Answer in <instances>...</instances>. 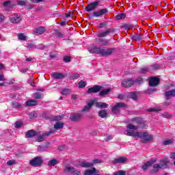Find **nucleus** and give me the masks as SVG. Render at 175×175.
Here are the masks:
<instances>
[{
    "label": "nucleus",
    "instance_id": "5fc2aeb1",
    "mask_svg": "<svg viewBox=\"0 0 175 175\" xmlns=\"http://www.w3.org/2000/svg\"><path fill=\"white\" fill-rule=\"evenodd\" d=\"M159 68H161V65L159 64H153L152 66V70H158V69H159Z\"/></svg>",
    "mask_w": 175,
    "mask_h": 175
},
{
    "label": "nucleus",
    "instance_id": "5701e85b",
    "mask_svg": "<svg viewBox=\"0 0 175 175\" xmlns=\"http://www.w3.org/2000/svg\"><path fill=\"white\" fill-rule=\"evenodd\" d=\"M128 161V159L126 157H119L118 159H115L113 160V163L115 164L117 163H125Z\"/></svg>",
    "mask_w": 175,
    "mask_h": 175
},
{
    "label": "nucleus",
    "instance_id": "f8f14e48",
    "mask_svg": "<svg viewBox=\"0 0 175 175\" xmlns=\"http://www.w3.org/2000/svg\"><path fill=\"white\" fill-rule=\"evenodd\" d=\"M160 163L162 169H167L168 165H173V163L170 162V160L167 157H164L160 161Z\"/></svg>",
    "mask_w": 175,
    "mask_h": 175
},
{
    "label": "nucleus",
    "instance_id": "f257e3e1",
    "mask_svg": "<svg viewBox=\"0 0 175 175\" xmlns=\"http://www.w3.org/2000/svg\"><path fill=\"white\" fill-rule=\"evenodd\" d=\"M102 86L99 85H94L92 88H90L87 90V94H97V92H99L98 96H100L101 98H105L106 95H109L110 92H111V89L107 88L105 90H102Z\"/></svg>",
    "mask_w": 175,
    "mask_h": 175
},
{
    "label": "nucleus",
    "instance_id": "dca6fc26",
    "mask_svg": "<svg viewBox=\"0 0 175 175\" xmlns=\"http://www.w3.org/2000/svg\"><path fill=\"white\" fill-rule=\"evenodd\" d=\"M160 81H161L159 78H157V77H153L149 80V85L150 87H157V85L159 84Z\"/></svg>",
    "mask_w": 175,
    "mask_h": 175
},
{
    "label": "nucleus",
    "instance_id": "a19ab883",
    "mask_svg": "<svg viewBox=\"0 0 175 175\" xmlns=\"http://www.w3.org/2000/svg\"><path fill=\"white\" fill-rule=\"evenodd\" d=\"M29 117L30 120H32L33 118H36L38 117V113L36 111H31L29 113Z\"/></svg>",
    "mask_w": 175,
    "mask_h": 175
},
{
    "label": "nucleus",
    "instance_id": "39448f33",
    "mask_svg": "<svg viewBox=\"0 0 175 175\" xmlns=\"http://www.w3.org/2000/svg\"><path fill=\"white\" fill-rule=\"evenodd\" d=\"M139 139H142V143H148V142H151L154 139V137L152 135H148V133L141 131L139 132Z\"/></svg>",
    "mask_w": 175,
    "mask_h": 175
},
{
    "label": "nucleus",
    "instance_id": "e2e57ef3",
    "mask_svg": "<svg viewBox=\"0 0 175 175\" xmlns=\"http://www.w3.org/2000/svg\"><path fill=\"white\" fill-rule=\"evenodd\" d=\"M170 158L172 159V161H175V152H172L170 153Z\"/></svg>",
    "mask_w": 175,
    "mask_h": 175
},
{
    "label": "nucleus",
    "instance_id": "13d9d810",
    "mask_svg": "<svg viewBox=\"0 0 175 175\" xmlns=\"http://www.w3.org/2000/svg\"><path fill=\"white\" fill-rule=\"evenodd\" d=\"M146 111H148L149 113L159 111V110H158L155 108H150V109H147Z\"/></svg>",
    "mask_w": 175,
    "mask_h": 175
},
{
    "label": "nucleus",
    "instance_id": "7c9ffc66",
    "mask_svg": "<svg viewBox=\"0 0 175 175\" xmlns=\"http://www.w3.org/2000/svg\"><path fill=\"white\" fill-rule=\"evenodd\" d=\"M57 163H59V161L56 159H53L49 161L48 166H54L55 165H57Z\"/></svg>",
    "mask_w": 175,
    "mask_h": 175
},
{
    "label": "nucleus",
    "instance_id": "ddd939ff",
    "mask_svg": "<svg viewBox=\"0 0 175 175\" xmlns=\"http://www.w3.org/2000/svg\"><path fill=\"white\" fill-rule=\"evenodd\" d=\"M155 162H157V159H154V158L150 159V161L143 164L142 165L143 170H147L148 167H150V166H152V165H154Z\"/></svg>",
    "mask_w": 175,
    "mask_h": 175
},
{
    "label": "nucleus",
    "instance_id": "58836bf2",
    "mask_svg": "<svg viewBox=\"0 0 175 175\" xmlns=\"http://www.w3.org/2000/svg\"><path fill=\"white\" fill-rule=\"evenodd\" d=\"M99 42H102L101 46H106L109 43V40H103V39H96V42L99 43Z\"/></svg>",
    "mask_w": 175,
    "mask_h": 175
},
{
    "label": "nucleus",
    "instance_id": "49530a36",
    "mask_svg": "<svg viewBox=\"0 0 175 175\" xmlns=\"http://www.w3.org/2000/svg\"><path fill=\"white\" fill-rule=\"evenodd\" d=\"M55 33L56 36H57V38H62V36H64V34H62L61 31H59L58 29L55 30Z\"/></svg>",
    "mask_w": 175,
    "mask_h": 175
},
{
    "label": "nucleus",
    "instance_id": "2eb2a0df",
    "mask_svg": "<svg viewBox=\"0 0 175 175\" xmlns=\"http://www.w3.org/2000/svg\"><path fill=\"white\" fill-rule=\"evenodd\" d=\"M35 136H38V131L31 129L27 131L25 137L26 139H31L32 137H35Z\"/></svg>",
    "mask_w": 175,
    "mask_h": 175
},
{
    "label": "nucleus",
    "instance_id": "473e14b6",
    "mask_svg": "<svg viewBox=\"0 0 175 175\" xmlns=\"http://www.w3.org/2000/svg\"><path fill=\"white\" fill-rule=\"evenodd\" d=\"M126 17V14L125 13H120L115 16L116 20H124Z\"/></svg>",
    "mask_w": 175,
    "mask_h": 175
},
{
    "label": "nucleus",
    "instance_id": "c756f323",
    "mask_svg": "<svg viewBox=\"0 0 175 175\" xmlns=\"http://www.w3.org/2000/svg\"><path fill=\"white\" fill-rule=\"evenodd\" d=\"M33 97L35 99H42L44 97V94L43 93L36 92L33 94Z\"/></svg>",
    "mask_w": 175,
    "mask_h": 175
},
{
    "label": "nucleus",
    "instance_id": "c9c22d12",
    "mask_svg": "<svg viewBox=\"0 0 175 175\" xmlns=\"http://www.w3.org/2000/svg\"><path fill=\"white\" fill-rule=\"evenodd\" d=\"M127 129H129V131L132 130V131H137V129H139V126H135L132 124H129L126 126Z\"/></svg>",
    "mask_w": 175,
    "mask_h": 175
},
{
    "label": "nucleus",
    "instance_id": "4c0bfd02",
    "mask_svg": "<svg viewBox=\"0 0 175 175\" xmlns=\"http://www.w3.org/2000/svg\"><path fill=\"white\" fill-rule=\"evenodd\" d=\"M86 85L87 83L85 81H80L78 83V88H85Z\"/></svg>",
    "mask_w": 175,
    "mask_h": 175
},
{
    "label": "nucleus",
    "instance_id": "423d86ee",
    "mask_svg": "<svg viewBox=\"0 0 175 175\" xmlns=\"http://www.w3.org/2000/svg\"><path fill=\"white\" fill-rule=\"evenodd\" d=\"M127 107L126 104L124 103H117L112 108L111 111L113 114H118L120 113V109H125Z\"/></svg>",
    "mask_w": 175,
    "mask_h": 175
},
{
    "label": "nucleus",
    "instance_id": "e433bc0d",
    "mask_svg": "<svg viewBox=\"0 0 175 175\" xmlns=\"http://www.w3.org/2000/svg\"><path fill=\"white\" fill-rule=\"evenodd\" d=\"M12 107L13 109H21V105L16 101L12 103Z\"/></svg>",
    "mask_w": 175,
    "mask_h": 175
},
{
    "label": "nucleus",
    "instance_id": "f704fd0d",
    "mask_svg": "<svg viewBox=\"0 0 175 175\" xmlns=\"http://www.w3.org/2000/svg\"><path fill=\"white\" fill-rule=\"evenodd\" d=\"M131 39L133 40H142L143 39V36L141 34H134L132 36Z\"/></svg>",
    "mask_w": 175,
    "mask_h": 175
},
{
    "label": "nucleus",
    "instance_id": "774afa93",
    "mask_svg": "<svg viewBox=\"0 0 175 175\" xmlns=\"http://www.w3.org/2000/svg\"><path fill=\"white\" fill-rule=\"evenodd\" d=\"M72 14H73V12H69L68 13H66L65 17H66V18L71 17V16H72Z\"/></svg>",
    "mask_w": 175,
    "mask_h": 175
},
{
    "label": "nucleus",
    "instance_id": "de8ad7c7",
    "mask_svg": "<svg viewBox=\"0 0 175 175\" xmlns=\"http://www.w3.org/2000/svg\"><path fill=\"white\" fill-rule=\"evenodd\" d=\"M79 77H80V75H79V73H75L70 76L71 80H77Z\"/></svg>",
    "mask_w": 175,
    "mask_h": 175
},
{
    "label": "nucleus",
    "instance_id": "393cba45",
    "mask_svg": "<svg viewBox=\"0 0 175 175\" xmlns=\"http://www.w3.org/2000/svg\"><path fill=\"white\" fill-rule=\"evenodd\" d=\"M96 174V168L92 167L90 170H86L84 172V175H94Z\"/></svg>",
    "mask_w": 175,
    "mask_h": 175
},
{
    "label": "nucleus",
    "instance_id": "680f3d73",
    "mask_svg": "<svg viewBox=\"0 0 175 175\" xmlns=\"http://www.w3.org/2000/svg\"><path fill=\"white\" fill-rule=\"evenodd\" d=\"M33 47H35V49H36V46H35V44H33L32 43L28 44L27 49H29V50H31V49H33Z\"/></svg>",
    "mask_w": 175,
    "mask_h": 175
},
{
    "label": "nucleus",
    "instance_id": "052dcab7",
    "mask_svg": "<svg viewBox=\"0 0 175 175\" xmlns=\"http://www.w3.org/2000/svg\"><path fill=\"white\" fill-rule=\"evenodd\" d=\"M69 92V89H63L62 91V95H68Z\"/></svg>",
    "mask_w": 175,
    "mask_h": 175
},
{
    "label": "nucleus",
    "instance_id": "f3484780",
    "mask_svg": "<svg viewBox=\"0 0 175 175\" xmlns=\"http://www.w3.org/2000/svg\"><path fill=\"white\" fill-rule=\"evenodd\" d=\"M116 32V29L114 28H109L107 29L105 31L98 33L97 36L98 38H105V36H107L109 33H114Z\"/></svg>",
    "mask_w": 175,
    "mask_h": 175
},
{
    "label": "nucleus",
    "instance_id": "72a5a7b5",
    "mask_svg": "<svg viewBox=\"0 0 175 175\" xmlns=\"http://www.w3.org/2000/svg\"><path fill=\"white\" fill-rule=\"evenodd\" d=\"M55 132V131L54 130L51 129L49 131H47L46 133H42V136L44 137H44H49V136H51V135H54Z\"/></svg>",
    "mask_w": 175,
    "mask_h": 175
},
{
    "label": "nucleus",
    "instance_id": "69168bd1",
    "mask_svg": "<svg viewBox=\"0 0 175 175\" xmlns=\"http://www.w3.org/2000/svg\"><path fill=\"white\" fill-rule=\"evenodd\" d=\"M106 25H107V23H100L98 28H103L104 27H106Z\"/></svg>",
    "mask_w": 175,
    "mask_h": 175
},
{
    "label": "nucleus",
    "instance_id": "4be33fe9",
    "mask_svg": "<svg viewBox=\"0 0 175 175\" xmlns=\"http://www.w3.org/2000/svg\"><path fill=\"white\" fill-rule=\"evenodd\" d=\"M32 106H38V100L31 99L25 102L26 107H31Z\"/></svg>",
    "mask_w": 175,
    "mask_h": 175
},
{
    "label": "nucleus",
    "instance_id": "79ce46f5",
    "mask_svg": "<svg viewBox=\"0 0 175 175\" xmlns=\"http://www.w3.org/2000/svg\"><path fill=\"white\" fill-rule=\"evenodd\" d=\"M18 38L19 40H27V36L24 35V33H20L18 35Z\"/></svg>",
    "mask_w": 175,
    "mask_h": 175
},
{
    "label": "nucleus",
    "instance_id": "37998d69",
    "mask_svg": "<svg viewBox=\"0 0 175 175\" xmlns=\"http://www.w3.org/2000/svg\"><path fill=\"white\" fill-rule=\"evenodd\" d=\"M63 61L66 63L70 62L72 61V57L68 55L64 56Z\"/></svg>",
    "mask_w": 175,
    "mask_h": 175
},
{
    "label": "nucleus",
    "instance_id": "4468645a",
    "mask_svg": "<svg viewBox=\"0 0 175 175\" xmlns=\"http://www.w3.org/2000/svg\"><path fill=\"white\" fill-rule=\"evenodd\" d=\"M82 118L83 116L81 113H73L70 116V120L72 122H77V121H80Z\"/></svg>",
    "mask_w": 175,
    "mask_h": 175
},
{
    "label": "nucleus",
    "instance_id": "9d476101",
    "mask_svg": "<svg viewBox=\"0 0 175 175\" xmlns=\"http://www.w3.org/2000/svg\"><path fill=\"white\" fill-rule=\"evenodd\" d=\"M133 84H135V81L133 80V79H124L122 81L121 83L122 87H124L125 88H130V87H132Z\"/></svg>",
    "mask_w": 175,
    "mask_h": 175
},
{
    "label": "nucleus",
    "instance_id": "0e129e2a",
    "mask_svg": "<svg viewBox=\"0 0 175 175\" xmlns=\"http://www.w3.org/2000/svg\"><path fill=\"white\" fill-rule=\"evenodd\" d=\"M154 169H162V165L161 164H154Z\"/></svg>",
    "mask_w": 175,
    "mask_h": 175
},
{
    "label": "nucleus",
    "instance_id": "ea45409f",
    "mask_svg": "<svg viewBox=\"0 0 175 175\" xmlns=\"http://www.w3.org/2000/svg\"><path fill=\"white\" fill-rule=\"evenodd\" d=\"M62 120V116H53L50 118V121H61Z\"/></svg>",
    "mask_w": 175,
    "mask_h": 175
},
{
    "label": "nucleus",
    "instance_id": "aec40b11",
    "mask_svg": "<svg viewBox=\"0 0 175 175\" xmlns=\"http://www.w3.org/2000/svg\"><path fill=\"white\" fill-rule=\"evenodd\" d=\"M95 103V101L94 100H90L87 105H85L81 110V111L83 113H84L85 111H90V109H91V107H92V106H94Z\"/></svg>",
    "mask_w": 175,
    "mask_h": 175
},
{
    "label": "nucleus",
    "instance_id": "3c124183",
    "mask_svg": "<svg viewBox=\"0 0 175 175\" xmlns=\"http://www.w3.org/2000/svg\"><path fill=\"white\" fill-rule=\"evenodd\" d=\"M17 5L18 6H25V5H27V1H18L17 2Z\"/></svg>",
    "mask_w": 175,
    "mask_h": 175
},
{
    "label": "nucleus",
    "instance_id": "c85d7f7f",
    "mask_svg": "<svg viewBox=\"0 0 175 175\" xmlns=\"http://www.w3.org/2000/svg\"><path fill=\"white\" fill-rule=\"evenodd\" d=\"M64 128V123L61 122H57L54 124V129L57 131H59V129H62Z\"/></svg>",
    "mask_w": 175,
    "mask_h": 175
},
{
    "label": "nucleus",
    "instance_id": "8fccbe9b",
    "mask_svg": "<svg viewBox=\"0 0 175 175\" xmlns=\"http://www.w3.org/2000/svg\"><path fill=\"white\" fill-rule=\"evenodd\" d=\"M147 72H148V67H144L143 68H141L139 72L142 75H144L145 73H147Z\"/></svg>",
    "mask_w": 175,
    "mask_h": 175
},
{
    "label": "nucleus",
    "instance_id": "b1692460",
    "mask_svg": "<svg viewBox=\"0 0 175 175\" xmlns=\"http://www.w3.org/2000/svg\"><path fill=\"white\" fill-rule=\"evenodd\" d=\"M98 116L100 118H107V109H102L98 112Z\"/></svg>",
    "mask_w": 175,
    "mask_h": 175
},
{
    "label": "nucleus",
    "instance_id": "412c9836",
    "mask_svg": "<svg viewBox=\"0 0 175 175\" xmlns=\"http://www.w3.org/2000/svg\"><path fill=\"white\" fill-rule=\"evenodd\" d=\"M94 105L96 107H98V109H107V107H109V104L106 103L96 102L94 103Z\"/></svg>",
    "mask_w": 175,
    "mask_h": 175
},
{
    "label": "nucleus",
    "instance_id": "4d7b16f0",
    "mask_svg": "<svg viewBox=\"0 0 175 175\" xmlns=\"http://www.w3.org/2000/svg\"><path fill=\"white\" fill-rule=\"evenodd\" d=\"M126 174V172H125V171H118L116 173L114 174V175H125Z\"/></svg>",
    "mask_w": 175,
    "mask_h": 175
},
{
    "label": "nucleus",
    "instance_id": "20e7f679",
    "mask_svg": "<svg viewBox=\"0 0 175 175\" xmlns=\"http://www.w3.org/2000/svg\"><path fill=\"white\" fill-rule=\"evenodd\" d=\"M29 165L38 167L43 165V159L41 157H36L29 161Z\"/></svg>",
    "mask_w": 175,
    "mask_h": 175
},
{
    "label": "nucleus",
    "instance_id": "a878e982",
    "mask_svg": "<svg viewBox=\"0 0 175 175\" xmlns=\"http://www.w3.org/2000/svg\"><path fill=\"white\" fill-rule=\"evenodd\" d=\"M3 6H4V8H7V9H12L14 8L15 5L14 4H12V1H6L3 2Z\"/></svg>",
    "mask_w": 175,
    "mask_h": 175
},
{
    "label": "nucleus",
    "instance_id": "7ed1b4c3",
    "mask_svg": "<svg viewBox=\"0 0 175 175\" xmlns=\"http://www.w3.org/2000/svg\"><path fill=\"white\" fill-rule=\"evenodd\" d=\"M107 13H109V10L107 8H103L88 14V17L92 20L94 18H98V17H102V16H106Z\"/></svg>",
    "mask_w": 175,
    "mask_h": 175
},
{
    "label": "nucleus",
    "instance_id": "603ef678",
    "mask_svg": "<svg viewBox=\"0 0 175 175\" xmlns=\"http://www.w3.org/2000/svg\"><path fill=\"white\" fill-rule=\"evenodd\" d=\"M7 165L8 166H13V165H16V160H9L7 161Z\"/></svg>",
    "mask_w": 175,
    "mask_h": 175
},
{
    "label": "nucleus",
    "instance_id": "9b49d317",
    "mask_svg": "<svg viewBox=\"0 0 175 175\" xmlns=\"http://www.w3.org/2000/svg\"><path fill=\"white\" fill-rule=\"evenodd\" d=\"M66 173H71L73 175H80V170L75 168V167H66L65 168Z\"/></svg>",
    "mask_w": 175,
    "mask_h": 175
},
{
    "label": "nucleus",
    "instance_id": "6ab92c4d",
    "mask_svg": "<svg viewBox=\"0 0 175 175\" xmlns=\"http://www.w3.org/2000/svg\"><path fill=\"white\" fill-rule=\"evenodd\" d=\"M52 77L56 80H60L62 79H65L66 77V75L64 73H59V72H53L51 74Z\"/></svg>",
    "mask_w": 175,
    "mask_h": 175
},
{
    "label": "nucleus",
    "instance_id": "bf43d9fd",
    "mask_svg": "<svg viewBox=\"0 0 175 175\" xmlns=\"http://www.w3.org/2000/svg\"><path fill=\"white\" fill-rule=\"evenodd\" d=\"M25 9L26 10H30V9H33V5H32V4H29V5H26V6L25 7Z\"/></svg>",
    "mask_w": 175,
    "mask_h": 175
},
{
    "label": "nucleus",
    "instance_id": "6e6552de",
    "mask_svg": "<svg viewBox=\"0 0 175 175\" xmlns=\"http://www.w3.org/2000/svg\"><path fill=\"white\" fill-rule=\"evenodd\" d=\"M9 20L12 24H19V23H21L23 21V16L17 13H15L12 16L9 17Z\"/></svg>",
    "mask_w": 175,
    "mask_h": 175
},
{
    "label": "nucleus",
    "instance_id": "a18cd8bd",
    "mask_svg": "<svg viewBox=\"0 0 175 175\" xmlns=\"http://www.w3.org/2000/svg\"><path fill=\"white\" fill-rule=\"evenodd\" d=\"M37 142L38 143H42V142H44V137L43 136V134L37 137Z\"/></svg>",
    "mask_w": 175,
    "mask_h": 175
},
{
    "label": "nucleus",
    "instance_id": "09e8293b",
    "mask_svg": "<svg viewBox=\"0 0 175 175\" xmlns=\"http://www.w3.org/2000/svg\"><path fill=\"white\" fill-rule=\"evenodd\" d=\"M173 144V141L172 139H167L163 142V146H169Z\"/></svg>",
    "mask_w": 175,
    "mask_h": 175
},
{
    "label": "nucleus",
    "instance_id": "a211bd4d",
    "mask_svg": "<svg viewBox=\"0 0 175 175\" xmlns=\"http://www.w3.org/2000/svg\"><path fill=\"white\" fill-rule=\"evenodd\" d=\"M46 32V28L44 27H39L33 30L34 35H43Z\"/></svg>",
    "mask_w": 175,
    "mask_h": 175
},
{
    "label": "nucleus",
    "instance_id": "864d4df0",
    "mask_svg": "<svg viewBox=\"0 0 175 175\" xmlns=\"http://www.w3.org/2000/svg\"><path fill=\"white\" fill-rule=\"evenodd\" d=\"M122 28H124V29H126L127 31H129V29L132 28V25L129 24H125V25H123Z\"/></svg>",
    "mask_w": 175,
    "mask_h": 175
},
{
    "label": "nucleus",
    "instance_id": "6e6d98bb",
    "mask_svg": "<svg viewBox=\"0 0 175 175\" xmlns=\"http://www.w3.org/2000/svg\"><path fill=\"white\" fill-rule=\"evenodd\" d=\"M21 126H23V123H21L20 122H16L15 123V128H16L17 129L21 128Z\"/></svg>",
    "mask_w": 175,
    "mask_h": 175
},
{
    "label": "nucleus",
    "instance_id": "f03ea898",
    "mask_svg": "<svg viewBox=\"0 0 175 175\" xmlns=\"http://www.w3.org/2000/svg\"><path fill=\"white\" fill-rule=\"evenodd\" d=\"M114 51H116V49L114 48L105 49V48L96 46H93L90 50V53L92 54H100V55L103 57H109L111 55Z\"/></svg>",
    "mask_w": 175,
    "mask_h": 175
},
{
    "label": "nucleus",
    "instance_id": "2f4dec72",
    "mask_svg": "<svg viewBox=\"0 0 175 175\" xmlns=\"http://www.w3.org/2000/svg\"><path fill=\"white\" fill-rule=\"evenodd\" d=\"M81 167L88 168V167H92V166H94V164L92 163L82 162L81 163Z\"/></svg>",
    "mask_w": 175,
    "mask_h": 175
},
{
    "label": "nucleus",
    "instance_id": "bb28decb",
    "mask_svg": "<svg viewBox=\"0 0 175 175\" xmlns=\"http://www.w3.org/2000/svg\"><path fill=\"white\" fill-rule=\"evenodd\" d=\"M127 98H130L133 100H137V94L135 92H131L128 94Z\"/></svg>",
    "mask_w": 175,
    "mask_h": 175
},
{
    "label": "nucleus",
    "instance_id": "0eeeda50",
    "mask_svg": "<svg viewBox=\"0 0 175 175\" xmlns=\"http://www.w3.org/2000/svg\"><path fill=\"white\" fill-rule=\"evenodd\" d=\"M100 4V1H96L94 2H92L85 7V10L86 12H93V10H96V8L99 6Z\"/></svg>",
    "mask_w": 175,
    "mask_h": 175
},
{
    "label": "nucleus",
    "instance_id": "c03bdc74",
    "mask_svg": "<svg viewBox=\"0 0 175 175\" xmlns=\"http://www.w3.org/2000/svg\"><path fill=\"white\" fill-rule=\"evenodd\" d=\"M142 83H143V79L142 78H137L135 81H134V84H135V85H140Z\"/></svg>",
    "mask_w": 175,
    "mask_h": 175
},
{
    "label": "nucleus",
    "instance_id": "338daca9",
    "mask_svg": "<svg viewBox=\"0 0 175 175\" xmlns=\"http://www.w3.org/2000/svg\"><path fill=\"white\" fill-rule=\"evenodd\" d=\"M29 84H30L31 87H35V83H33V80H32V79H29Z\"/></svg>",
    "mask_w": 175,
    "mask_h": 175
},
{
    "label": "nucleus",
    "instance_id": "cd10ccee",
    "mask_svg": "<svg viewBox=\"0 0 175 175\" xmlns=\"http://www.w3.org/2000/svg\"><path fill=\"white\" fill-rule=\"evenodd\" d=\"M126 135L127 136H132L133 137H135V136L136 137H139V136L140 135V132L135 133L133 131H127Z\"/></svg>",
    "mask_w": 175,
    "mask_h": 175
},
{
    "label": "nucleus",
    "instance_id": "1a4fd4ad",
    "mask_svg": "<svg viewBox=\"0 0 175 175\" xmlns=\"http://www.w3.org/2000/svg\"><path fill=\"white\" fill-rule=\"evenodd\" d=\"M131 122H135L137 124L138 128H141L142 129H144L146 128L147 125L143 124V119L140 118H134L131 119Z\"/></svg>",
    "mask_w": 175,
    "mask_h": 175
}]
</instances>
